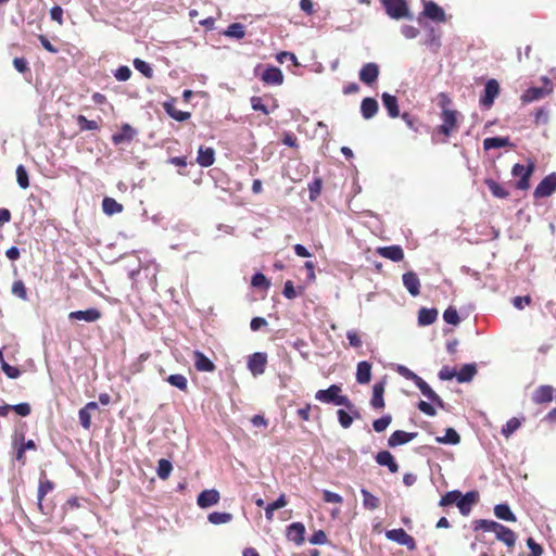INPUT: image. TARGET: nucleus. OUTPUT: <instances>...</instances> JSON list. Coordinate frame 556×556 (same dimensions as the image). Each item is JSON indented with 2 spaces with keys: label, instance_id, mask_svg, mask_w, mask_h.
Returning <instances> with one entry per match:
<instances>
[{
  "label": "nucleus",
  "instance_id": "1",
  "mask_svg": "<svg viewBox=\"0 0 556 556\" xmlns=\"http://www.w3.org/2000/svg\"><path fill=\"white\" fill-rule=\"evenodd\" d=\"M341 387L338 384H331L325 390H318L315 394V399L321 403L334 404L338 406H352V402L346 395H341Z\"/></svg>",
  "mask_w": 556,
  "mask_h": 556
},
{
  "label": "nucleus",
  "instance_id": "2",
  "mask_svg": "<svg viewBox=\"0 0 556 556\" xmlns=\"http://www.w3.org/2000/svg\"><path fill=\"white\" fill-rule=\"evenodd\" d=\"M386 13L393 20L410 17L406 0H380Z\"/></svg>",
  "mask_w": 556,
  "mask_h": 556
},
{
  "label": "nucleus",
  "instance_id": "3",
  "mask_svg": "<svg viewBox=\"0 0 556 556\" xmlns=\"http://www.w3.org/2000/svg\"><path fill=\"white\" fill-rule=\"evenodd\" d=\"M534 170V164L530 163L528 166L522 164H515L511 168V175L514 177H519L520 179L517 181L516 187L519 190H526L529 188V179Z\"/></svg>",
  "mask_w": 556,
  "mask_h": 556
},
{
  "label": "nucleus",
  "instance_id": "4",
  "mask_svg": "<svg viewBox=\"0 0 556 556\" xmlns=\"http://www.w3.org/2000/svg\"><path fill=\"white\" fill-rule=\"evenodd\" d=\"M500 93V84L496 79H489L484 85L483 94L480 97V105L490 109Z\"/></svg>",
  "mask_w": 556,
  "mask_h": 556
},
{
  "label": "nucleus",
  "instance_id": "5",
  "mask_svg": "<svg viewBox=\"0 0 556 556\" xmlns=\"http://www.w3.org/2000/svg\"><path fill=\"white\" fill-rule=\"evenodd\" d=\"M556 190V173L545 176L534 189L533 195L536 199L547 198Z\"/></svg>",
  "mask_w": 556,
  "mask_h": 556
},
{
  "label": "nucleus",
  "instance_id": "6",
  "mask_svg": "<svg viewBox=\"0 0 556 556\" xmlns=\"http://www.w3.org/2000/svg\"><path fill=\"white\" fill-rule=\"evenodd\" d=\"M266 364V353L255 352L248 358V369L254 377L261 376L265 372Z\"/></svg>",
  "mask_w": 556,
  "mask_h": 556
},
{
  "label": "nucleus",
  "instance_id": "7",
  "mask_svg": "<svg viewBox=\"0 0 556 556\" xmlns=\"http://www.w3.org/2000/svg\"><path fill=\"white\" fill-rule=\"evenodd\" d=\"M442 125L440 132L448 137L457 124V112L443 108L441 113Z\"/></svg>",
  "mask_w": 556,
  "mask_h": 556
},
{
  "label": "nucleus",
  "instance_id": "8",
  "mask_svg": "<svg viewBox=\"0 0 556 556\" xmlns=\"http://www.w3.org/2000/svg\"><path fill=\"white\" fill-rule=\"evenodd\" d=\"M380 70L379 65L374 62L366 63L359 71V80L367 86H371L377 81Z\"/></svg>",
  "mask_w": 556,
  "mask_h": 556
},
{
  "label": "nucleus",
  "instance_id": "9",
  "mask_svg": "<svg viewBox=\"0 0 556 556\" xmlns=\"http://www.w3.org/2000/svg\"><path fill=\"white\" fill-rule=\"evenodd\" d=\"M549 94V88L530 87L520 96V101L522 104H529L535 101H540Z\"/></svg>",
  "mask_w": 556,
  "mask_h": 556
},
{
  "label": "nucleus",
  "instance_id": "10",
  "mask_svg": "<svg viewBox=\"0 0 556 556\" xmlns=\"http://www.w3.org/2000/svg\"><path fill=\"white\" fill-rule=\"evenodd\" d=\"M220 500V494L216 489L203 490L197 497V504L200 508H208L216 505Z\"/></svg>",
  "mask_w": 556,
  "mask_h": 556
},
{
  "label": "nucleus",
  "instance_id": "11",
  "mask_svg": "<svg viewBox=\"0 0 556 556\" xmlns=\"http://www.w3.org/2000/svg\"><path fill=\"white\" fill-rule=\"evenodd\" d=\"M101 318V312L91 307L86 311H74L68 314V319L71 320H84L87 323H94Z\"/></svg>",
  "mask_w": 556,
  "mask_h": 556
},
{
  "label": "nucleus",
  "instance_id": "12",
  "mask_svg": "<svg viewBox=\"0 0 556 556\" xmlns=\"http://www.w3.org/2000/svg\"><path fill=\"white\" fill-rule=\"evenodd\" d=\"M424 14L431 21L438 23H444L446 21V14L444 10L433 1H428L425 3Z\"/></svg>",
  "mask_w": 556,
  "mask_h": 556
},
{
  "label": "nucleus",
  "instance_id": "13",
  "mask_svg": "<svg viewBox=\"0 0 556 556\" xmlns=\"http://www.w3.org/2000/svg\"><path fill=\"white\" fill-rule=\"evenodd\" d=\"M403 286L412 296H417L420 293V280L416 273L406 271L402 276Z\"/></svg>",
  "mask_w": 556,
  "mask_h": 556
},
{
  "label": "nucleus",
  "instance_id": "14",
  "mask_svg": "<svg viewBox=\"0 0 556 556\" xmlns=\"http://www.w3.org/2000/svg\"><path fill=\"white\" fill-rule=\"evenodd\" d=\"M415 384L424 396H426L437 406L444 408L443 400L432 390V388L421 377L415 382Z\"/></svg>",
  "mask_w": 556,
  "mask_h": 556
},
{
  "label": "nucleus",
  "instance_id": "15",
  "mask_svg": "<svg viewBox=\"0 0 556 556\" xmlns=\"http://www.w3.org/2000/svg\"><path fill=\"white\" fill-rule=\"evenodd\" d=\"M477 497L478 493L475 491L467 492L466 494L460 493V496L456 502V506L458 507L459 513L463 516H468L470 514L471 507L476 502Z\"/></svg>",
  "mask_w": 556,
  "mask_h": 556
},
{
  "label": "nucleus",
  "instance_id": "16",
  "mask_svg": "<svg viewBox=\"0 0 556 556\" xmlns=\"http://www.w3.org/2000/svg\"><path fill=\"white\" fill-rule=\"evenodd\" d=\"M305 527L302 522H292L287 527V538L296 545L304 543Z\"/></svg>",
  "mask_w": 556,
  "mask_h": 556
},
{
  "label": "nucleus",
  "instance_id": "17",
  "mask_svg": "<svg viewBox=\"0 0 556 556\" xmlns=\"http://www.w3.org/2000/svg\"><path fill=\"white\" fill-rule=\"evenodd\" d=\"M261 79L267 85L279 86L283 83V74L278 67L268 66L264 70Z\"/></svg>",
  "mask_w": 556,
  "mask_h": 556
},
{
  "label": "nucleus",
  "instance_id": "18",
  "mask_svg": "<svg viewBox=\"0 0 556 556\" xmlns=\"http://www.w3.org/2000/svg\"><path fill=\"white\" fill-rule=\"evenodd\" d=\"M417 432H406L403 430L394 431L388 439V445L390 447H396L406 444L417 437Z\"/></svg>",
  "mask_w": 556,
  "mask_h": 556
},
{
  "label": "nucleus",
  "instance_id": "19",
  "mask_svg": "<svg viewBox=\"0 0 556 556\" xmlns=\"http://www.w3.org/2000/svg\"><path fill=\"white\" fill-rule=\"evenodd\" d=\"M377 253L392 262H401L404 258V252L400 245L380 247L377 249Z\"/></svg>",
  "mask_w": 556,
  "mask_h": 556
},
{
  "label": "nucleus",
  "instance_id": "20",
  "mask_svg": "<svg viewBox=\"0 0 556 556\" xmlns=\"http://www.w3.org/2000/svg\"><path fill=\"white\" fill-rule=\"evenodd\" d=\"M384 388H386L384 380L378 381L374 384L372 397L370 400V405L372 406V408L381 409L384 407V405H386L384 399H383Z\"/></svg>",
  "mask_w": 556,
  "mask_h": 556
},
{
  "label": "nucleus",
  "instance_id": "21",
  "mask_svg": "<svg viewBox=\"0 0 556 556\" xmlns=\"http://www.w3.org/2000/svg\"><path fill=\"white\" fill-rule=\"evenodd\" d=\"M375 459L380 466L388 467L390 472L395 473L399 471V465L389 451L378 452L375 456Z\"/></svg>",
  "mask_w": 556,
  "mask_h": 556
},
{
  "label": "nucleus",
  "instance_id": "22",
  "mask_svg": "<svg viewBox=\"0 0 556 556\" xmlns=\"http://www.w3.org/2000/svg\"><path fill=\"white\" fill-rule=\"evenodd\" d=\"M136 135L137 131L129 124H124L121 127V130L113 135L112 141L114 142V144L130 142Z\"/></svg>",
  "mask_w": 556,
  "mask_h": 556
},
{
  "label": "nucleus",
  "instance_id": "23",
  "mask_svg": "<svg viewBox=\"0 0 556 556\" xmlns=\"http://www.w3.org/2000/svg\"><path fill=\"white\" fill-rule=\"evenodd\" d=\"M382 104L388 111V114L391 118H395L400 116V109L397 99L395 96L390 94L388 92H383L381 94Z\"/></svg>",
  "mask_w": 556,
  "mask_h": 556
},
{
  "label": "nucleus",
  "instance_id": "24",
  "mask_svg": "<svg viewBox=\"0 0 556 556\" xmlns=\"http://www.w3.org/2000/svg\"><path fill=\"white\" fill-rule=\"evenodd\" d=\"M498 541L505 543L508 547H513L516 543V534L509 528L498 525V528L493 532Z\"/></svg>",
  "mask_w": 556,
  "mask_h": 556
},
{
  "label": "nucleus",
  "instance_id": "25",
  "mask_svg": "<svg viewBox=\"0 0 556 556\" xmlns=\"http://www.w3.org/2000/svg\"><path fill=\"white\" fill-rule=\"evenodd\" d=\"M379 105L375 98L367 97L361 103V113L363 118L370 119L378 112Z\"/></svg>",
  "mask_w": 556,
  "mask_h": 556
},
{
  "label": "nucleus",
  "instance_id": "26",
  "mask_svg": "<svg viewBox=\"0 0 556 556\" xmlns=\"http://www.w3.org/2000/svg\"><path fill=\"white\" fill-rule=\"evenodd\" d=\"M554 389L551 386H540L532 394V400L536 404H543L553 400Z\"/></svg>",
  "mask_w": 556,
  "mask_h": 556
},
{
  "label": "nucleus",
  "instance_id": "27",
  "mask_svg": "<svg viewBox=\"0 0 556 556\" xmlns=\"http://www.w3.org/2000/svg\"><path fill=\"white\" fill-rule=\"evenodd\" d=\"M215 161V151L213 148L200 147L197 156V163L202 167L211 166Z\"/></svg>",
  "mask_w": 556,
  "mask_h": 556
},
{
  "label": "nucleus",
  "instance_id": "28",
  "mask_svg": "<svg viewBox=\"0 0 556 556\" xmlns=\"http://www.w3.org/2000/svg\"><path fill=\"white\" fill-rule=\"evenodd\" d=\"M194 367L197 370L204 372H211L215 369L214 363L200 351L194 352Z\"/></svg>",
  "mask_w": 556,
  "mask_h": 556
},
{
  "label": "nucleus",
  "instance_id": "29",
  "mask_svg": "<svg viewBox=\"0 0 556 556\" xmlns=\"http://www.w3.org/2000/svg\"><path fill=\"white\" fill-rule=\"evenodd\" d=\"M371 378V364L367 361H362L357 364L356 381L359 384H366Z\"/></svg>",
  "mask_w": 556,
  "mask_h": 556
},
{
  "label": "nucleus",
  "instance_id": "30",
  "mask_svg": "<svg viewBox=\"0 0 556 556\" xmlns=\"http://www.w3.org/2000/svg\"><path fill=\"white\" fill-rule=\"evenodd\" d=\"M422 43L433 53H437L441 48V35L433 27H430Z\"/></svg>",
  "mask_w": 556,
  "mask_h": 556
},
{
  "label": "nucleus",
  "instance_id": "31",
  "mask_svg": "<svg viewBox=\"0 0 556 556\" xmlns=\"http://www.w3.org/2000/svg\"><path fill=\"white\" fill-rule=\"evenodd\" d=\"M477 374V366L473 363L465 364L462 366L459 371H456V380L459 383L469 382L473 379L475 375Z\"/></svg>",
  "mask_w": 556,
  "mask_h": 556
},
{
  "label": "nucleus",
  "instance_id": "32",
  "mask_svg": "<svg viewBox=\"0 0 556 556\" xmlns=\"http://www.w3.org/2000/svg\"><path fill=\"white\" fill-rule=\"evenodd\" d=\"M513 146L508 137H489L483 140L485 151Z\"/></svg>",
  "mask_w": 556,
  "mask_h": 556
},
{
  "label": "nucleus",
  "instance_id": "33",
  "mask_svg": "<svg viewBox=\"0 0 556 556\" xmlns=\"http://www.w3.org/2000/svg\"><path fill=\"white\" fill-rule=\"evenodd\" d=\"M438 311L435 308L422 307L418 312V324L420 326H429L437 320Z\"/></svg>",
  "mask_w": 556,
  "mask_h": 556
},
{
  "label": "nucleus",
  "instance_id": "34",
  "mask_svg": "<svg viewBox=\"0 0 556 556\" xmlns=\"http://www.w3.org/2000/svg\"><path fill=\"white\" fill-rule=\"evenodd\" d=\"M361 494L363 496V507L367 510H375L380 506V500L371 494L367 489L362 488Z\"/></svg>",
  "mask_w": 556,
  "mask_h": 556
},
{
  "label": "nucleus",
  "instance_id": "35",
  "mask_svg": "<svg viewBox=\"0 0 556 556\" xmlns=\"http://www.w3.org/2000/svg\"><path fill=\"white\" fill-rule=\"evenodd\" d=\"M102 210L106 215L112 216L114 214L121 213L123 211V205L115 199L105 197L102 200Z\"/></svg>",
  "mask_w": 556,
  "mask_h": 556
},
{
  "label": "nucleus",
  "instance_id": "36",
  "mask_svg": "<svg viewBox=\"0 0 556 556\" xmlns=\"http://www.w3.org/2000/svg\"><path fill=\"white\" fill-rule=\"evenodd\" d=\"M164 110L172 118L178 122H185L191 116L189 112L177 110L170 102L164 103Z\"/></svg>",
  "mask_w": 556,
  "mask_h": 556
},
{
  "label": "nucleus",
  "instance_id": "37",
  "mask_svg": "<svg viewBox=\"0 0 556 556\" xmlns=\"http://www.w3.org/2000/svg\"><path fill=\"white\" fill-rule=\"evenodd\" d=\"M494 515L504 521H516V516L507 504L495 505Z\"/></svg>",
  "mask_w": 556,
  "mask_h": 556
},
{
  "label": "nucleus",
  "instance_id": "38",
  "mask_svg": "<svg viewBox=\"0 0 556 556\" xmlns=\"http://www.w3.org/2000/svg\"><path fill=\"white\" fill-rule=\"evenodd\" d=\"M287 505V500H286V495L285 494H281L276 501H274L273 503H269L266 507H265V517L267 520H273L274 518V511L279 509V508H282Z\"/></svg>",
  "mask_w": 556,
  "mask_h": 556
},
{
  "label": "nucleus",
  "instance_id": "39",
  "mask_svg": "<svg viewBox=\"0 0 556 556\" xmlns=\"http://www.w3.org/2000/svg\"><path fill=\"white\" fill-rule=\"evenodd\" d=\"M224 35L226 37H230V38L240 40L245 36V27L241 23H232L224 31Z\"/></svg>",
  "mask_w": 556,
  "mask_h": 556
},
{
  "label": "nucleus",
  "instance_id": "40",
  "mask_svg": "<svg viewBox=\"0 0 556 556\" xmlns=\"http://www.w3.org/2000/svg\"><path fill=\"white\" fill-rule=\"evenodd\" d=\"M485 185L488 186L490 192L498 199H506L509 195V192L498 182L493 179H486Z\"/></svg>",
  "mask_w": 556,
  "mask_h": 556
},
{
  "label": "nucleus",
  "instance_id": "41",
  "mask_svg": "<svg viewBox=\"0 0 556 556\" xmlns=\"http://www.w3.org/2000/svg\"><path fill=\"white\" fill-rule=\"evenodd\" d=\"M53 490V483L47 479H40L38 492H37V501L38 507L42 509V500L43 497Z\"/></svg>",
  "mask_w": 556,
  "mask_h": 556
},
{
  "label": "nucleus",
  "instance_id": "42",
  "mask_svg": "<svg viewBox=\"0 0 556 556\" xmlns=\"http://www.w3.org/2000/svg\"><path fill=\"white\" fill-rule=\"evenodd\" d=\"M435 441L441 444H457L460 441L459 434L453 429L447 428L443 437H437Z\"/></svg>",
  "mask_w": 556,
  "mask_h": 556
},
{
  "label": "nucleus",
  "instance_id": "43",
  "mask_svg": "<svg viewBox=\"0 0 556 556\" xmlns=\"http://www.w3.org/2000/svg\"><path fill=\"white\" fill-rule=\"evenodd\" d=\"M232 515L230 513H220V511H213L208 514L207 520L212 525H225L232 520Z\"/></svg>",
  "mask_w": 556,
  "mask_h": 556
},
{
  "label": "nucleus",
  "instance_id": "44",
  "mask_svg": "<svg viewBox=\"0 0 556 556\" xmlns=\"http://www.w3.org/2000/svg\"><path fill=\"white\" fill-rule=\"evenodd\" d=\"M498 522L486 519H479L473 521V530L479 531L482 530L484 532H494L496 528H498Z\"/></svg>",
  "mask_w": 556,
  "mask_h": 556
},
{
  "label": "nucleus",
  "instance_id": "45",
  "mask_svg": "<svg viewBox=\"0 0 556 556\" xmlns=\"http://www.w3.org/2000/svg\"><path fill=\"white\" fill-rule=\"evenodd\" d=\"M173 470L172 463L168 459L161 458L157 463L156 473L160 479L165 480Z\"/></svg>",
  "mask_w": 556,
  "mask_h": 556
},
{
  "label": "nucleus",
  "instance_id": "46",
  "mask_svg": "<svg viewBox=\"0 0 556 556\" xmlns=\"http://www.w3.org/2000/svg\"><path fill=\"white\" fill-rule=\"evenodd\" d=\"M407 536H408V533L402 528L388 530L386 532V538L388 540L395 542L400 545H402V543L405 541V539Z\"/></svg>",
  "mask_w": 556,
  "mask_h": 556
},
{
  "label": "nucleus",
  "instance_id": "47",
  "mask_svg": "<svg viewBox=\"0 0 556 556\" xmlns=\"http://www.w3.org/2000/svg\"><path fill=\"white\" fill-rule=\"evenodd\" d=\"M166 381L173 386L178 388L181 391L187 390L188 381L187 378L181 374H174L167 377Z\"/></svg>",
  "mask_w": 556,
  "mask_h": 556
},
{
  "label": "nucleus",
  "instance_id": "48",
  "mask_svg": "<svg viewBox=\"0 0 556 556\" xmlns=\"http://www.w3.org/2000/svg\"><path fill=\"white\" fill-rule=\"evenodd\" d=\"M132 63H134V67L138 72H140L144 77L151 78L153 76V70L148 62L137 58L134 60Z\"/></svg>",
  "mask_w": 556,
  "mask_h": 556
},
{
  "label": "nucleus",
  "instance_id": "49",
  "mask_svg": "<svg viewBox=\"0 0 556 556\" xmlns=\"http://www.w3.org/2000/svg\"><path fill=\"white\" fill-rule=\"evenodd\" d=\"M521 422L517 418H510L503 427L502 434L506 438H509L515 431L519 429Z\"/></svg>",
  "mask_w": 556,
  "mask_h": 556
},
{
  "label": "nucleus",
  "instance_id": "50",
  "mask_svg": "<svg viewBox=\"0 0 556 556\" xmlns=\"http://www.w3.org/2000/svg\"><path fill=\"white\" fill-rule=\"evenodd\" d=\"M443 319L446 324L456 326L459 324L460 318L458 316V312L455 307H447L443 313Z\"/></svg>",
  "mask_w": 556,
  "mask_h": 556
},
{
  "label": "nucleus",
  "instance_id": "51",
  "mask_svg": "<svg viewBox=\"0 0 556 556\" xmlns=\"http://www.w3.org/2000/svg\"><path fill=\"white\" fill-rule=\"evenodd\" d=\"M16 180L22 189H26L29 187L28 174L26 168L22 164L16 167Z\"/></svg>",
  "mask_w": 556,
  "mask_h": 556
},
{
  "label": "nucleus",
  "instance_id": "52",
  "mask_svg": "<svg viewBox=\"0 0 556 556\" xmlns=\"http://www.w3.org/2000/svg\"><path fill=\"white\" fill-rule=\"evenodd\" d=\"M459 496H460V491L454 490V491L446 492L441 497V500L439 502V505L442 506V507L448 506V505H452V504L456 505V502H457Z\"/></svg>",
  "mask_w": 556,
  "mask_h": 556
},
{
  "label": "nucleus",
  "instance_id": "53",
  "mask_svg": "<svg viewBox=\"0 0 556 556\" xmlns=\"http://www.w3.org/2000/svg\"><path fill=\"white\" fill-rule=\"evenodd\" d=\"M392 421V416L391 415H383L382 417L374 420L372 422V428L376 432H382L384 431L389 425L391 424Z\"/></svg>",
  "mask_w": 556,
  "mask_h": 556
},
{
  "label": "nucleus",
  "instance_id": "54",
  "mask_svg": "<svg viewBox=\"0 0 556 556\" xmlns=\"http://www.w3.org/2000/svg\"><path fill=\"white\" fill-rule=\"evenodd\" d=\"M251 285L255 288L267 289L270 286L269 280L262 273H256L252 276Z\"/></svg>",
  "mask_w": 556,
  "mask_h": 556
},
{
  "label": "nucleus",
  "instance_id": "55",
  "mask_svg": "<svg viewBox=\"0 0 556 556\" xmlns=\"http://www.w3.org/2000/svg\"><path fill=\"white\" fill-rule=\"evenodd\" d=\"M11 291L15 296H17L24 301L27 300L26 287L22 280L14 281L12 285Z\"/></svg>",
  "mask_w": 556,
  "mask_h": 556
},
{
  "label": "nucleus",
  "instance_id": "56",
  "mask_svg": "<svg viewBox=\"0 0 556 556\" xmlns=\"http://www.w3.org/2000/svg\"><path fill=\"white\" fill-rule=\"evenodd\" d=\"M339 424L342 428L348 429L353 424V416L350 415V412L344 409H338L337 412Z\"/></svg>",
  "mask_w": 556,
  "mask_h": 556
},
{
  "label": "nucleus",
  "instance_id": "57",
  "mask_svg": "<svg viewBox=\"0 0 556 556\" xmlns=\"http://www.w3.org/2000/svg\"><path fill=\"white\" fill-rule=\"evenodd\" d=\"M130 76H131V70L126 65H121L114 72V77L118 81H126L130 78Z\"/></svg>",
  "mask_w": 556,
  "mask_h": 556
},
{
  "label": "nucleus",
  "instance_id": "58",
  "mask_svg": "<svg viewBox=\"0 0 556 556\" xmlns=\"http://www.w3.org/2000/svg\"><path fill=\"white\" fill-rule=\"evenodd\" d=\"M77 121L83 130H96L99 127L96 121L88 119L84 115H79Z\"/></svg>",
  "mask_w": 556,
  "mask_h": 556
},
{
  "label": "nucleus",
  "instance_id": "59",
  "mask_svg": "<svg viewBox=\"0 0 556 556\" xmlns=\"http://www.w3.org/2000/svg\"><path fill=\"white\" fill-rule=\"evenodd\" d=\"M78 418L81 427L88 430L91 426V414L81 407L78 412Z\"/></svg>",
  "mask_w": 556,
  "mask_h": 556
},
{
  "label": "nucleus",
  "instance_id": "60",
  "mask_svg": "<svg viewBox=\"0 0 556 556\" xmlns=\"http://www.w3.org/2000/svg\"><path fill=\"white\" fill-rule=\"evenodd\" d=\"M1 369L11 379H16L21 376V370L17 367L9 365L5 361H2Z\"/></svg>",
  "mask_w": 556,
  "mask_h": 556
},
{
  "label": "nucleus",
  "instance_id": "61",
  "mask_svg": "<svg viewBox=\"0 0 556 556\" xmlns=\"http://www.w3.org/2000/svg\"><path fill=\"white\" fill-rule=\"evenodd\" d=\"M292 346L299 351V353L301 354V356L304 358V359H307L308 356H309V353H308V350H307V343L303 340V339H296Z\"/></svg>",
  "mask_w": 556,
  "mask_h": 556
},
{
  "label": "nucleus",
  "instance_id": "62",
  "mask_svg": "<svg viewBox=\"0 0 556 556\" xmlns=\"http://www.w3.org/2000/svg\"><path fill=\"white\" fill-rule=\"evenodd\" d=\"M323 497L326 503L341 504L343 502V497L340 494L329 490H324Z\"/></svg>",
  "mask_w": 556,
  "mask_h": 556
},
{
  "label": "nucleus",
  "instance_id": "63",
  "mask_svg": "<svg viewBox=\"0 0 556 556\" xmlns=\"http://www.w3.org/2000/svg\"><path fill=\"white\" fill-rule=\"evenodd\" d=\"M527 546L530 549L529 556H542L543 548L539 543L535 542L534 539L529 538L527 540Z\"/></svg>",
  "mask_w": 556,
  "mask_h": 556
},
{
  "label": "nucleus",
  "instance_id": "64",
  "mask_svg": "<svg viewBox=\"0 0 556 556\" xmlns=\"http://www.w3.org/2000/svg\"><path fill=\"white\" fill-rule=\"evenodd\" d=\"M327 542V535L323 530L315 531L309 538V543L313 545H323Z\"/></svg>",
  "mask_w": 556,
  "mask_h": 556
}]
</instances>
